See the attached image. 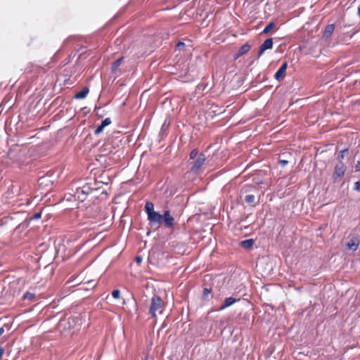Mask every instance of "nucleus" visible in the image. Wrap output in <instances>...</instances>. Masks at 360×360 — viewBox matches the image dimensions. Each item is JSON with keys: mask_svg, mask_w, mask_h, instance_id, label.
Masks as SVG:
<instances>
[{"mask_svg": "<svg viewBox=\"0 0 360 360\" xmlns=\"http://www.w3.org/2000/svg\"><path fill=\"white\" fill-rule=\"evenodd\" d=\"M145 212L148 216V224L151 227L159 228L162 224L167 229H172L174 226V218L170 214L169 210H165L162 214L154 210V205L151 202H146Z\"/></svg>", "mask_w": 360, "mask_h": 360, "instance_id": "nucleus-1", "label": "nucleus"}, {"mask_svg": "<svg viewBox=\"0 0 360 360\" xmlns=\"http://www.w3.org/2000/svg\"><path fill=\"white\" fill-rule=\"evenodd\" d=\"M206 160L207 158L205 153H200L195 160L189 162V165H191V172L195 174H198L202 172V167L205 163Z\"/></svg>", "mask_w": 360, "mask_h": 360, "instance_id": "nucleus-2", "label": "nucleus"}, {"mask_svg": "<svg viewBox=\"0 0 360 360\" xmlns=\"http://www.w3.org/2000/svg\"><path fill=\"white\" fill-rule=\"evenodd\" d=\"M81 321L78 316H71L68 319L61 318L59 321V326L65 330H70L73 328Z\"/></svg>", "mask_w": 360, "mask_h": 360, "instance_id": "nucleus-3", "label": "nucleus"}, {"mask_svg": "<svg viewBox=\"0 0 360 360\" xmlns=\"http://www.w3.org/2000/svg\"><path fill=\"white\" fill-rule=\"evenodd\" d=\"M163 306V301L162 298L158 295H154L151 299L150 307L149 312L152 318L156 317V311L158 309L162 308Z\"/></svg>", "mask_w": 360, "mask_h": 360, "instance_id": "nucleus-4", "label": "nucleus"}, {"mask_svg": "<svg viewBox=\"0 0 360 360\" xmlns=\"http://www.w3.org/2000/svg\"><path fill=\"white\" fill-rule=\"evenodd\" d=\"M347 170V167L344 163H338L334 168L333 173V179L334 182L340 180L344 176Z\"/></svg>", "mask_w": 360, "mask_h": 360, "instance_id": "nucleus-5", "label": "nucleus"}, {"mask_svg": "<svg viewBox=\"0 0 360 360\" xmlns=\"http://www.w3.org/2000/svg\"><path fill=\"white\" fill-rule=\"evenodd\" d=\"M92 188L89 184H85L82 186H79L76 188V195L78 198L82 201L84 200L86 196L92 191Z\"/></svg>", "mask_w": 360, "mask_h": 360, "instance_id": "nucleus-6", "label": "nucleus"}, {"mask_svg": "<svg viewBox=\"0 0 360 360\" xmlns=\"http://www.w3.org/2000/svg\"><path fill=\"white\" fill-rule=\"evenodd\" d=\"M349 238V240L346 243V247L349 250L356 251L360 244L359 237L356 235L351 234Z\"/></svg>", "mask_w": 360, "mask_h": 360, "instance_id": "nucleus-7", "label": "nucleus"}, {"mask_svg": "<svg viewBox=\"0 0 360 360\" xmlns=\"http://www.w3.org/2000/svg\"><path fill=\"white\" fill-rule=\"evenodd\" d=\"M273 47V39H266L259 47L258 58L261 57L263 53L268 49H271Z\"/></svg>", "mask_w": 360, "mask_h": 360, "instance_id": "nucleus-8", "label": "nucleus"}, {"mask_svg": "<svg viewBox=\"0 0 360 360\" xmlns=\"http://www.w3.org/2000/svg\"><path fill=\"white\" fill-rule=\"evenodd\" d=\"M288 67V64L286 62H284L281 66L279 68V69L276 71V72L274 75V78L278 82H281L285 76V72L286 71Z\"/></svg>", "mask_w": 360, "mask_h": 360, "instance_id": "nucleus-9", "label": "nucleus"}, {"mask_svg": "<svg viewBox=\"0 0 360 360\" xmlns=\"http://www.w3.org/2000/svg\"><path fill=\"white\" fill-rule=\"evenodd\" d=\"M250 49L251 45L248 44V43L243 44L241 47H240L238 52L234 54L233 59L235 60L238 59L240 57L247 53L250 50Z\"/></svg>", "mask_w": 360, "mask_h": 360, "instance_id": "nucleus-10", "label": "nucleus"}, {"mask_svg": "<svg viewBox=\"0 0 360 360\" xmlns=\"http://www.w3.org/2000/svg\"><path fill=\"white\" fill-rule=\"evenodd\" d=\"M112 121L110 120V118L109 117H107L105 118V120H103L101 122V124L100 125H98L97 127V128L95 129L94 131V134L96 136H98V134H100L103 131V129L110 125L111 124Z\"/></svg>", "mask_w": 360, "mask_h": 360, "instance_id": "nucleus-11", "label": "nucleus"}, {"mask_svg": "<svg viewBox=\"0 0 360 360\" xmlns=\"http://www.w3.org/2000/svg\"><path fill=\"white\" fill-rule=\"evenodd\" d=\"M237 302V300L233 297H227L224 300V303L220 306L219 310L221 311L225 309L226 308L231 306L235 302Z\"/></svg>", "mask_w": 360, "mask_h": 360, "instance_id": "nucleus-12", "label": "nucleus"}, {"mask_svg": "<svg viewBox=\"0 0 360 360\" xmlns=\"http://www.w3.org/2000/svg\"><path fill=\"white\" fill-rule=\"evenodd\" d=\"M335 30V25L333 24L328 25L323 31V36L326 39L330 37Z\"/></svg>", "mask_w": 360, "mask_h": 360, "instance_id": "nucleus-13", "label": "nucleus"}, {"mask_svg": "<svg viewBox=\"0 0 360 360\" xmlns=\"http://www.w3.org/2000/svg\"><path fill=\"white\" fill-rule=\"evenodd\" d=\"M244 200L246 203L255 206L259 203V200L256 201L255 196L253 194H248L245 196Z\"/></svg>", "mask_w": 360, "mask_h": 360, "instance_id": "nucleus-14", "label": "nucleus"}, {"mask_svg": "<svg viewBox=\"0 0 360 360\" xmlns=\"http://www.w3.org/2000/svg\"><path fill=\"white\" fill-rule=\"evenodd\" d=\"M89 89L86 86L84 87L82 91L77 92V94H75V98L76 99H82V98H84L87 94H89Z\"/></svg>", "mask_w": 360, "mask_h": 360, "instance_id": "nucleus-15", "label": "nucleus"}, {"mask_svg": "<svg viewBox=\"0 0 360 360\" xmlns=\"http://www.w3.org/2000/svg\"><path fill=\"white\" fill-rule=\"evenodd\" d=\"M122 60H123V57H121V58H118L117 60H116L112 63V65L111 66V72L112 74H116L117 70L118 68L120 67V65H121Z\"/></svg>", "mask_w": 360, "mask_h": 360, "instance_id": "nucleus-16", "label": "nucleus"}, {"mask_svg": "<svg viewBox=\"0 0 360 360\" xmlns=\"http://www.w3.org/2000/svg\"><path fill=\"white\" fill-rule=\"evenodd\" d=\"M254 244V240L253 239H247L245 240L241 241L240 245L245 249H250Z\"/></svg>", "mask_w": 360, "mask_h": 360, "instance_id": "nucleus-17", "label": "nucleus"}, {"mask_svg": "<svg viewBox=\"0 0 360 360\" xmlns=\"http://www.w3.org/2000/svg\"><path fill=\"white\" fill-rule=\"evenodd\" d=\"M348 148H345L340 151L338 154L337 160H338V163H343L342 160L345 158V155L348 153Z\"/></svg>", "mask_w": 360, "mask_h": 360, "instance_id": "nucleus-18", "label": "nucleus"}, {"mask_svg": "<svg viewBox=\"0 0 360 360\" xmlns=\"http://www.w3.org/2000/svg\"><path fill=\"white\" fill-rule=\"evenodd\" d=\"M275 27H276V24L274 22H271L264 27V29L262 31V33L268 34Z\"/></svg>", "mask_w": 360, "mask_h": 360, "instance_id": "nucleus-19", "label": "nucleus"}, {"mask_svg": "<svg viewBox=\"0 0 360 360\" xmlns=\"http://www.w3.org/2000/svg\"><path fill=\"white\" fill-rule=\"evenodd\" d=\"M199 154L200 153H198V150L197 148H194L193 150H192L191 151V153L189 154V159L193 160L198 158Z\"/></svg>", "mask_w": 360, "mask_h": 360, "instance_id": "nucleus-20", "label": "nucleus"}, {"mask_svg": "<svg viewBox=\"0 0 360 360\" xmlns=\"http://www.w3.org/2000/svg\"><path fill=\"white\" fill-rule=\"evenodd\" d=\"M35 297V295L34 293L26 292L23 295L24 300H32Z\"/></svg>", "mask_w": 360, "mask_h": 360, "instance_id": "nucleus-21", "label": "nucleus"}, {"mask_svg": "<svg viewBox=\"0 0 360 360\" xmlns=\"http://www.w3.org/2000/svg\"><path fill=\"white\" fill-rule=\"evenodd\" d=\"M212 292V288H205L202 291V299L206 300L208 295L210 294Z\"/></svg>", "mask_w": 360, "mask_h": 360, "instance_id": "nucleus-22", "label": "nucleus"}, {"mask_svg": "<svg viewBox=\"0 0 360 360\" xmlns=\"http://www.w3.org/2000/svg\"><path fill=\"white\" fill-rule=\"evenodd\" d=\"M41 213L40 212H36L35 214H34L33 215L30 217V220L39 219L41 218Z\"/></svg>", "mask_w": 360, "mask_h": 360, "instance_id": "nucleus-23", "label": "nucleus"}, {"mask_svg": "<svg viewBox=\"0 0 360 360\" xmlns=\"http://www.w3.org/2000/svg\"><path fill=\"white\" fill-rule=\"evenodd\" d=\"M112 295L115 299L120 298V290H114L112 292Z\"/></svg>", "mask_w": 360, "mask_h": 360, "instance_id": "nucleus-24", "label": "nucleus"}, {"mask_svg": "<svg viewBox=\"0 0 360 360\" xmlns=\"http://www.w3.org/2000/svg\"><path fill=\"white\" fill-rule=\"evenodd\" d=\"M354 190L360 192V181H356L354 183Z\"/></svg>", "mask_w": 360, "mask_h": 360, "instance_id": "nucleus-25", "label": "nucleus"}, {"mask_svg": "<svg viewBox=\"0 0 360 360\" xmlns=\"http://www.w3.org/2000/svg\"><path fill=\"white\" fill-rule=\"evenodd\" d=\"M354 169L355 172H360V160L356 162Z\"/></svg>", "mask_w": 360, "mask_h": 360, "instance_id": "nucleus-26", "label": "nucleus"}, {"mask_svg": "<svg viewBox=\"0 0 360 360\" xmlns=\"http://www.w3.org/2000/svg\"><path fill=\"white\" fill-rule=\"evenodd\" d=\"M142 260H143V259H142V257H141V256H137V257H136V258H135V261H136V262L138 264H141Z\"/></svg>", "mask_w": 360, "mask_h": 360, "instance_id": "nucleus-27", "label": "nucleus"}, {"mask_svg": "<svg viewBox=\"0 0 360 360\" xmlns=\"http://www.w3.org/2000/svg\"><path fill=\"white\" fill-rule=\"evenodd\" d=\"M4 352H5L4 347L0 346V359H1V357L4 355Z\"/></svg>", "mask_w": 360, "mask_h": 360, "instance_id": "nucleus-28", "label": "nucleus"}, {"mask_svg": "<svg viewBox=\"0 0 360 360\" xmlns=\"http://www.w3.org/2000/svg\"><path fill=\"white\" fill-rule=\"evenodd\" d=\"M205 88V86L203 84H199L198 86H197V89L198 90H204Z\"/></svg>", "mask_w": 360, "mask_h": 360, "instance_id": "nucleus-29", "label": "nucleus"}, {"mask_svg": "<svg viewBox=\"0 0 360 360\" xmlns=\"http://www.w3.org/2000/svg\"><path fill=\"white\" fill-rule=\"evenodd\" d=\"M46 180H47V179H46V177H41V178H40V179H39V185H41V184H42L45 183V181H46Z\"/></svg>", "mask_w": 360, "mask_h": 360, "instance_id": "nucleus-30", "label": "nucleus"}, {"mask_svg": "<svg viewBox=\"0 0 360 360\" xmlns=\"http://www.w3.org/2000/svg\"><path fill=\"white\" fill-rule=\"evenodd\" d=\"M280 164L282 165V166H285L288 163V161L287 160H280Z\"/></svg>", "mask_w": 360, "mask_h": 360, "instance_id": "nucleus-31", "label": "nucleus"}, {"mask_svg": "<svg viewBox=\"0 0 360 360\" xmlns=\"http://www.w3.org/2000/svg\"><path fill=\"white\" fill-rule=\"evenodd\" d=\"M8 327L6 324L3 326V327H1L0 328V336L4 334V333L5 332V330H4V327Z\"/></svg>", "mask_w": 360, "mask_h": 360, "instance_id": "nucleus-32", "label": "nucleus"}, {"mask_svg": "<svg viewBox=\"0 0 360 360\" xmlns=\"http://www.w3.org/2000/svg\"><path fill=\"white\" fill-rule=\"evenodd\" d=\"M185 46L184 43V42H181V41H179V42L177 44V45H176V46H177L178 48H180L181 46Z\"/></svg>", "mask_w": 360, "mask_h": 360, "instance_id": "nucleus-33", "label": "nucleus"}]
</instances>
